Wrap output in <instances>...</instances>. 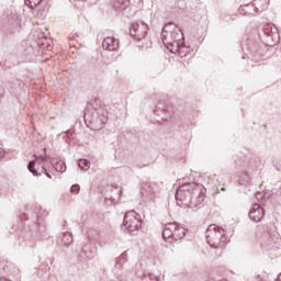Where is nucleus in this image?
Masks as SVG:
<instances>
[{
  "instance_id": "35",
  "label": "nucleus",
  "mask_w": 281,
  "mask_h": 281,
  "mask_svg": "<svg viewBox=\"0 0 281 281\" xmlns=\"http://www.w3.org/2000/svg\"><path fill=\"white\" fill-rule=\"evenodd\" d=\"M44 153H47V148H44Z\"/></svg>"
},
{
  "instance_id": "37",
  "label": "nucleus",
  "mask_w": 281,
  "mask_h": 281,
  "mask_svg": "<svg viewBox=\"0 0 281 281\" xmlns=\"http://www.w3.org/2000/svg\"><path fill=\"white\" fill-rule=\"evenodd\" d=\"M255 2H258V0H255Z\"/></svg>"
},
{
  "instance_id": "26",
  "label": "nucleus",
  "mask_w": 281,
  "mask_h": 281,
  "mask_svg": "<svg viewBox=\"0 0 281 281\" xmlns=\"http://www.w3.org/2000/svg\"><path fill=\"white\" fill-rule=\"evenodd\" d=\"M245 8H249V4L241 5L238 9L239 14H247L248 12L245 10Z\"/></svg>"
},
{
  "instance_id": "11",
  "label": "nucleus",
  "mask_w": 281,
  "mask_h": 281,
  "mask_svg": "<svg viewBox=\"0 0 281 281\" xmlns=\"http://www.w3.org/2000/svg\"><path fill=\"white\" fill-rule=\"evenodd\" d=\"M140 194L143 196H147V199H149V201L155 200V194H157V191H155V183L145 182L143 186V189L140 191Z\"/></svg>"
},
{
  "instance_id": "9",
  "label": "nucleus",
  "mask_w": 281,
  "mask_h": 281,
  "mask_svg": "<svg viewBox=\"0 0 281 281\" xmlns=\"http://www.w3.org/2000/svg\"><path fill=\"white\" fill-rule=\"evenodd\" d=\"M249 218L250 221H254V223H260L262 218H265V209L260 206V204L255 203L249 212Z\"/></svg>"
},
{
  "instance_id": "31",
  "label": "nucleus",
  "mask_w": 281,
  "mask_h": 281,
  "mask_svg": "<svg viewBox=\"0 0 281 281\" xmlns=\"http://www.w3.org/2000/svg\"><path fill=\"white\" fill-rule=\"evenodd\" d=\"M88 113H89L88 111L85 112V117H87Z\"/></svg>"
},
{
  "instance_id": "27",
  "label": "nucleus",
  "mask_w": 281,
  "mask_h": 281,
  "mask_svg": "<svg viewBox=\"0 0 281 281\" xmlns=\"http://www.w3.org/2000/svg\"><path fill=\"white\" fill-rule=\"evenodd\" d=\"M123 261H120L119 258L115 259V269H122Z\"/></svg>"
},
{
  "instance_id": "13",
  "label": "nucleus",
  "mask_w": 281,
  "mask_h": 281,
  "mask_svg": "<svg viewBox=\"0 0 281 281\" xmlns=\"http://www.w3.org/2000/svg\"><path fill=\"white\" fill-rule=\"evenodd\" d=\"M260 41L266 45L267 47H271V32L269 29H263L261 33L259 34Z\"/></svg>"
},
{
  "instance_id": "24",
  "label": "nucleus",
  "mask_w": 281,
  "mask_h": 281,
  "mask_svg": "<svg viewBox=\"0 0 281 281\" xmlns=\"http://www.w3.org/2000/svg\"><path fill=\"white\" fill-rule=\"evenodd\" d=\"M127 258H128V254H127L126 251H124V252L120 256V258H116V259H119L121 262H126Z\"/></svg>"
},
{
  "instance_id": "3",
  "label": "nucleus",
  "mask_w": 281,
  "mask_h": 281,
  "mask_svg": "<svg viewBox=\"0 0 281 281\" xmlns=\"http://www.w3.org/2000/svg\"><path fill=\"white\" fill-rule=\"evenodd\" d=\"M169 25H175V23L166 24L162 29V43L164 45H171L172 49H176L180 58H186L188 56V47L184 43H179L176 37H172L173 33L166 32V27Z\"/></svg>"
},
{
  "instance_id": "18",
  "label": "nucleus",
  "mask_w": 281,
  "mask_h": 281,
  "mask_svg": "<svg viewBox=\"0 0 281 281\" xmlns=\"http://www.w3.org/2000/svg\"><path fill=\"white\" fill-rule=\"evenodd\" d=\"M78 166L80 170L87 171L89 168H91V162L87 159H79Z\"/></svg>"
},
{
  "instance_id": "6",
  "label": "nucleus",
  "mask_w": 281,
  "mask_h": 281,
  "mask_svg": "<svg viewBox=\"0 0 281 281\" xmlns=\"http://www.w3.org/2000/svg\"><path fill=\"white\" fill-rule=\"evenodd\" d=\"M130 34L136 38V41H142L148 36V25L143 21L134 22L130 27Z\"/></svg>"
},
{
  "instance_id": "22",
  "label": "nucleus",
  "mask_w": 281,
  "mask_h": 281,
  "mask_svg": "<svg viewBox=\"0 0 281 281\" xmlns=\"http://www.w3.org/2000/svg\"><path fill=\"white\" fill-rule=\"evenodd\" d=\"M70 192H72V194H78V192H80V184H74L70 188Z\"/></svg>"
},
{
  "instance_id": "14",
  "label": "nucleus",
  "mask_w": 281,
  "mask_h": 281,
  "mask_svg": "<svg viewBox=\"0 0 281 281\" xmlns=\"http://www.w3.org/2000/svg\"><path fill=\"white\" fill-rule=\"evenodd\" d=\"M95 115H98L100 122L102 124H106L109 122V111L100 108L94 110Z\"/></svg>"
},
{
  "instance_id": "16",
  "label": "nucleus",
  "mask_w": 281,
  "mask_h": 281,
  "mask_svg": "<svg viewBox=\"0 0 281 281\" xmlns=\"http://www.w3.org/2000/svg\"><path fill=\"white\" fill-rule=\"evenodd\" d=\"M36 166V160H30L27 165V170L33 175V177H41V172L36 170L34 167Z\"/></svg>"
},
{
  "instance_id": "12",
  "label": "nucleus",
  "mask_w": 281,
  "mask_h": 281,
  "mask_svg": "<svg viewBox=\"0 0 281 281\" xmlns=\"http://www.w3.org/2000/svg\"><path fill=\"white\" fill-rule=\"evenodd\" d=\"M203 201H205V195H203L200 191L195 194V198H194V195L191 198V202L189 203V206H187V207H189L191 210H194V207L199 209L203 204Z\"/></svg>"
},
{
  "instance_id": "21",
  "label": "nucleus",
  "mask_w": 281,
  "mask_h": 281,
  "mask_svg": "<svg viewBox=\"0 0 281 281\" xmlns=\"http://www.w3.org/2000/svg\"><path fill=\"white\" fill-rule=\"evenodd\" d=\"M82 254H85L86 258H93V255L91 252H89V246H85L82 247Z\"/></svg>"
},
{
  "instance_id": "30",
  "label": "nucleus",
  "mask_w": 281,
  "mask_h": 281,
  "mask_svg": "<svg viewBox=\"0 0 281 281\" xmlns=\"http://www.w3.org/2000/svg\"><path fill=\"white\" fill-rule=\"evenodd\" d=\"M5 157V150L0 147V159H3Z\"/></svg>"
},
{
  "instance_id": "32",
  "label": "nucleus",
  "mask_w": 281,
  "mask_h": 281,
  "mask_svg": "<svg viewBox=\"0 0 281 281\" xmlns=\"http://www.w3.org/2000/svg\"><path fill=\"white\" fill-rule=\"evenodd\" d=\"M267 245L270 247V245H271V241H270V240H268Z\"/></svg>"
},
{
  "instance_id": "25",
  "label": "nucleus",
  "mask_w": 281,
  "mask_h": 281,
  "mask_svg": "<svg viewBox=\"0 0 281 281\" xmlns=\"http://www.w3.org/2000/svg\"><path fill=\"white\" fill-rule=\"evenodd\" d=\"M35 159H37L38 161H47V154L45 153L42 156H36L34 155Z\"/></svg>"
},
{
  "instance_id": "2",
  "label": "nucleus",
  "mask_w": 281,
  "mask_h": 281,
  "mask_svg": "<svg viewBox=\"0 0 281 281\" xmlns=\"http://www.w3.org/2000/svg\"><path fill=\"white\" fill-rule=\"evenodd\" d=\"M206 243L213 249L224 251L227 247V243H229V238L226 237L225 229H223V227L217 226L216 224H211L206 228Z\"/></svg>"
},
{
  "instance_id": "17",
  "label": "nucleus",
  "mask_w": 281,
  "mask_h": 281,
  "mask_svg": "<svg viewBox=\"0 0 281 281\" xmlns=\"http://www.w3.org/2000/svg\"><path fill=\"white\" fill-rule=\"evenodd\" d=\"M61 241L64 245H71L74 243V235L70 232L63 233Z\"/></svg>"
},
{
  "instance_id": "8",
  "label": "nucleus",
  "mask_w": 281,
  "mask_h": 281,
  "mask_svg": "<svg viewBox=\"0 0 281 281\" xmlns=\"http://www.w3.org/2000/svg\"><path fill=\"white\" fill-rule=\"evenodd\" d=\"M102 48L104 52H119L120 50V40L114 36H108L102 42Z\"/></svg>"
},
{
  "instance_id": "7",
  "label": "nucleus",
  "mask_w": 281,
  "mask_h": 281,
  "mask_svg": "<svg viewBox=\"0 0 281 281\" xmlns=\"http://www.w3.org/2000/svg\"><path fill=\"white\" fill-rule=\"evenodd\" d=\"M25 5L30 8L37 16H43L47 8V0H24Z\"/></svg>"
},
{
  "instance_id": "20",
  "label": "nucleus",
  "mask_w": 281,
  "mask_h": 281,
  "mask_svg": "<svg viewBox=\"0 0 281 281\" xmlns=\"http://www.w3.org/2000/svg\"><path fill=\"white\" fill-rule=\"evenodd\" d=\"M162 113L166 114V116L162 117L164 122H168V119L171 117L172 113L170 112V110L168 108L164 109Z\"/></svg>"
},
{
  "instance_id": "33",
  "label": "nucleus",
  "mask_w": 281,
  "mask_h": 281,
  "mask_svg": "<svg viewBox=\"0 0 281 281\" xmlns=\"http://www.w3.org/2000/svg\"><path fill=\"white\" fill-rule=\"evenodd\" d=\"M7 269H8V266H4V267H3V271H5Z\"/></svg>"
},
{
  "instance_id": "1",
  "label": "nucleus",
  "mask_w": 281,
  "mask_h": 281,
  "mask_svg": "<svg viewBox=\"0 0 281 281\" xmlns=\"http://www.w3.org/2000/svg\"><path fill=\"white\" fill-rule=\"evenodd\" d=\"M203 191V184L199 182H187L176 191V201L179 207H188L193 196Z\"/></svg>"
},
{
  "instance_id": "19",
  "label": "nucleus",
  "mask_w": 281,
  "mask_h": 281,
  "mask_svg": "<svg viewBox=\"0 0 281 281\" xmlns=\"http://www.w3.org/2000/svg\"><path fill=\"white\" fill-rule=\"evenodd\" d=\"M54 168H55L56 172H65L67 170V166L65 165L64 161H57L54 165Z\"/></svg>"
},
{
  "instance_id": "34",
  "label": "nucleus",
  "mask_w": 281,
  "mask_h": 281,
  "mask_svg": "<svg viewBox=\"0 0 281 281\" xmlns=\"http://www.w3.org/2000/svg\"><path fill=\"white\" fill-rule=\"evenodd\" d=\"M279 194H280V196H281V187H280V189H279Z\"/></svg>"
},
{
  "instance_id": "4",
  "label": "nucleus",
  "mask_w": 281,
  "mask_h": 281,
  "mask_svg": "<svg viewBox=\"0 0 281 281\" xmlns=\"http://www.w3.org/2000/svg\"><path fill=\"white\" fill-rule=\"evenodd\" d=\"M162 238L169 243H175L186 238V228L177 225V223L166 224L162 229Z\"/></svg>"
},
{
  "instance_id": "29",
  "label": "nucleus",
  "mask_w": 281,
  "mask_h": 281,
  "mask_svg": "<svg viewBox=\"0 0 281 281\" xmlns=\"http://www.w3.org/2000/svg\"><path fill=\"white\" fill-rule=\"evenodd\" d=\"M44 41L45 42H42V45H47L46 47H47V49H49V42H47V37L46 36H44Z\"/></svg>"
},
{
  "instance_id": "23",
  "label": "nucleus",
  "mask_w": 281,
  "mask_h": 281,
  "mask_svg": "<svg viewBox=\"0 0 281 281\" xmlns=\"http://www.w3.org/2000/svg\"><path fill=\"white\" fill-rule=\"evenodd\" d=\"M160 278L155 274H148V278H145V281H159Z\"/></svg>"
},
{
  "instance_id": "28",
  "label": "nucleus",
  "mask_w": 281,
  "mask_h": 281,
  "mask_svg": "<svg viewBox=\"0 0 281 281\" xmlns=\"http://www.w3.org/2000/svg\"><path fill=\"white\" fill-rule=\"evenodd\" d=\"M42 172L44 175H46V177H48V179H52V175L49 173V170H47L46 168L42 169Z\"/></svg>"
},
{
  "instance_id": "5",
  "label": "nucleus",
  "mask_w": 281,
  "mask_h": 281,
  "mask_svg": "<svg viewBox=\"0 0 281 281\" xmlns=\"http://www.w3.org/2000/svg\"><path fill=\"white\" fill-rule=\"evenodd\" d=\"M123 225L128 234L139 232V229H142V216L135 211H128L125 213Z\"/></svg>"
},
{
  "instance_id": "10",
  "label": "nucleus",
  "mask_w": 281,
  "mask_h": 281,
  "mask_svg": "<svg viewBox=\"0 0 281 281\" xmlns=\"http://www.w3.org/2000/svg\"><path fill=\"white\" fill-rule=\"evenodd\" d=\"M5 30H8L10 34H14L15 32H19V30H21V18H19V15L16 14L11 15L8 19V23L5 24Z\"/></svg>"
},
{
  "instance_id": "36",
  "label": "nucleus",
  "mask_w": 281,
  "mask_h": 281,
  "mask_svg": "<svg viewBox=\"0 0 281 281\" xmlns=\"http://www.w3.org/2000/svg\"><path fill=\"white\" fill-rule=\"evenodd\" d=\"M154 113H157V110H155Z\"/></svg>"
},
{
  "instance_id": "15",
  "label": "nucleus",
  "mask_w": 281,
  "mask_h": 281,
  "mask_svg": "<svg viewBox=\"0 0 281 281\" xmlns=\"http://www.w3.org/2000/svg\"><path fill=\"white\" fill-rule=\"evenodd\" d=\"M131 5V0H115L114 1V8L119 12H122V10H126Z\"/></svg>"
}]
</instances>
